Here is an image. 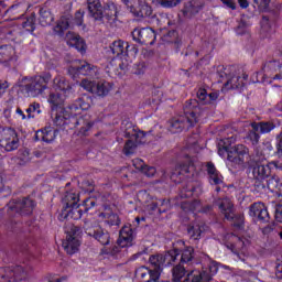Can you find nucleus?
<instances>
[{"mask_svg": "<svg viewBox=\"0 0 282 282\" xmlns=\"http://www.w3.org/2000/svg\"><path fill=\"white\" fill-rule=\"evenodd\" d=\"M180 257V249L174 248L164 254H152L149 258L151 267H141L139 269V276L142 282H160V276L164 270V264L171 265L175 263Z\"/></svg>", "mask_w": 282, "mask_h": 282, "instance_id": "nucleus-1", "label": "nucleus"}, {"mask_svg": "<svg viewBox=\"0 0 282 282\" xmlns=\"http://www.w3.org/2000/svg\"><path fill=\"white\" fill-rule=\"evenodd\" d=\"M183 111L185 117L174 118L170 121L169 129L171 133H182V130L191 129L199 122L202 109L197 99L187 100L184 104Z\"/></svg>", "mask_w": 282, "mask_h": 282, "instance_id": "nucleus-2", "label": "nucleus"}, {"mask_svg": "<svg viewBox=\"0 0 282 282\" xmlns=\"http://www.w3.org/2000/svg\"><path fill=\"white\" fill-rule=\"evenodd\" d=\"M50 80H52V75L50 74L37 75L34 77H22L18 82V87L21 94L26 98H39V96H43V94H45V89H47Z\"/></svg>", "mask_w": 282, "mask_h": 282, "instance_id": "nucleus-3", "label": "nucleus"}, {"mask_svg": "<svg viewBox=\"0 0 282 282\" xmlns=\"http://www.w3.org/2000/svg\"><path fill=\"white\" fill-rule=\"evenodd\" d=\"M87 8L89 17L97 23L116 25V21H118V9L116 4L108 3L104 7L100 0H87Z\"/></svg>", "mask_w": 282, "mask_h": 282, "instance_id": "nucleus-4", "label": "nucleus"}, {"mask_svg": "<svg viewBox=\"0 0 282 282\" xmlns=\"http://www.w3.org/2000/svg\"><path fill=\"white\" fill-rule=\"evenodd\" d=\"M121 131L123 133V137L128 138L123 147V155H133L139 144H147V133L135 130L133 123L129 121H123L121 123Z\"/></svg>", "mask_w": 282, "mask_h": 282, "instance_id": "nucleus-5", "label": "nucleus"}, {"mask_svg": "<svg viewBox=\"0 0 282 282\" xmlns=\"http://www.w3.org/2000/svg\"><path fill=\"white\" fill-rule=\"evenodd\" d=\"M36 203L30 197H23L19 199H12L8 204L7 213L9 217H14V215H21L22 217H28L32 215Z\"/></svg>", "mask_w": 282, "mask_h": 282, "instance_id": "nucleus-6", "label": "nucleus"}, {"mask_svg": "<svg viewBox=\"0 0 282 282\" xmlns=\"http://www.w3.org/2000/svg\"><path fill=\"white\" fill-rule=\"evenodd\" d=\"M84 230L88 237L96 239L101 246H109L111 236L107 229L102 228L96 220H85Z\"/></svg>", "mask_w": 282, "mask_h": 282, "instance_id": "nucleus-7", "label": "nucleus"}, {"mask_svg": "<svg viewBox=\"0 0 282 282\" xmlns=\"http://www.w3.org/2000/svg\"><path fill=\"white\" fill-rule=\"evenodd\" d=\"M66 240L63 241L62 246L67 254H76L80 247L83 229L76 225H70L66 230Z\"/></svg>", "mask_w": 282, "mask_h": 282, "instance_id": "nucleus-8", "label": "nucleus"}, {"mask_svg": "<svg viewBox=\"0 0 282 282\" xmlns=\"http://www.w3.org/2000/svg\"><path fill=\"white\" fill-rule=\"evenodd\" d=\"M30 274V268L24 265L7 267L0 269V282L25 281Z\"/></svg>", "mask_w": 282, "mask_h": 282, "instance_id": "nucleus-9", "label": "nucleus"}, {"mask_svg": "<svg viewBox=\"0 0 282 282\" xmlns=\"http://www.w3.org/2000/svg\"><path fill=\"white\" fill-rule=\"evenodd\" d=\"M79 85L83 87V89H86V91L94 94V96H98V98H105L109 96V91L113 89V86L109 82L105 80L96 82L83 79Z\"/></svg>", "mask_w": 282, "mask_h": 282, "instance_id": "nucleus-10", "label": "nucleus"}, {"mask_svg": "<svg viewBox=\"0 0 282 282\" xmlns=\"http://www.w3.org/2000/svg\"><path fill=\"white\" fill-rule=\"evenodd\" d=\"M251 170V175L253 180V186L258 193H261L265 188V180L270 177V174L272 173V169L270 167V164H260V165H253L248 166Z\"/></svg>", "mask_w": 282, "mask_h": 282, "instance_id": "nucleus-11", "label": "nucleus"}, {"mask_svg": "<svg viewBox=\"0 0 282 282\" xmlns=\"http://www.w3.org/2000/svg\"><path fill=\"white\" fill-rule=\"evenodd\" d=\"M0 147H2L4 151H14L19 149L17 130L12 128H0Z\"/></svg>", "mask_w": 282, "mask_h": 282, "instance_id": "nucleus-12", "label": "nucleus"}, {"mask_svg": "<svg viewBox=\"0 0 282 282\" xmlns=\"http://www.w3.org/2000/svg\"><path fill=\"white\" fill-rule=\"evenodd\" d=\"M129 246H133V229L130 226H124L120 230L117 245L112 247V249L110 250V254L112 257H116V254H118V252H120L122 248H127Z\"/></svg>", "mask_w": 282, "mask_h": 282, "instance_id": "nucleus-13", "label": "nucleus"}, {"mask_svg": "<svg viewBox=\"0 0 282 282\" xmlns=\"http://www.w3.org/2000/svg\"><path fill=\"white\" fill-rule=\"evenodd\" d=\"M250 150L248 147L243 144H238L231 148L230 152H228L227 160L231 162L235 166H246L248 164L246 162V158H249Z\"/></svg>", "mask_w": 282, "mask_h": 282, "instance_id": "nucleus-14", "label": "nucleus"}, {"mask_svg": "<svg viewBox=\"0 0 282 282\" xmlns=\"http://www.w3.org/2000/svg\"><path fill=\"white\" fill-rule=\"evenodd\" d=\"M79 65H74L68 68V73L73 76L74 79L78 78V76H90L94 78L96 74H98V67L87 63V62H78Z\"/></svg>", "mask_w": 282, "mask_h": 282, "instance_id": "nucleus-15", "label": "nucleus"}, {"mask_svg": "<svg viewBox=\"0 0 282 282\" xmlns=\"http://www.w3.org/2000/svg\"><path fill=\"white\" fill-rule=\"evenodd\" d=\"M155 31L151 28L134 29L132 39L141 45H153L155 43Z\"/></svg>", "mask_w": 282, "mask_h": 282, "instance_id": "nucleus-16", "label": "nucleus"}, {"mask_svg": "<svg viewBox=\"0 0 282 282\" xmlns=\"http://www.w3.org/2000/svg\"><path fill=\"white\" fill-rule=\"evenodd\" d=\"M249 215L250 217H257L261 224L270 221V213H268V207L263 203H253L250 206Z\"/></svg>", "mask_w": 282, "mask_h": 282, "instance_id": "nucleus-17", "label": "nucleus"}, {"mask_svg": "<svg viewBox=\"0 0 282 282\" xmlns=\"http://www.w3.org/2000/svg\"><path fill=\"white\" fill-rule=\"evenodd\" d=\"M204 8V1L202 0H188L184 3L182 13L185 19H193L195 14H199V11Z\"/></svg>", "mask_w": 282, "mask_h": 282, "instance_id": "nucleus-18", "label": "nucleus"}, {"mask_svg": "<svg viewBox=\"0 0 282 282\" xmlns=\"http://www.w3.org/2000/svg\"><path fill=\"white\" fill-rule=\"evenodd\" d=\"M195 171V165L192 160H187L186 163H181L176 165L175 170L171 173L170 177L173 182L177 181V176L180 175H188V173H193Z\"/></svg>", "mask_w": 282, "mask_h": 282, "instance_id": "nucleus-19", "label": "nucleus"}, {"mask_svg": "<svg viewBox=\"0 0 282 282\" xmlns=\"http://www.w3.org/2000/svg\"><path fill=\"white\" fill-rule=\"evenodd\" d=\"M58 133V130L55 128H52V126L45 127L42 130H39L35 133L36 140H42V142H46L47 144L54 142L56 140V134Z\"/></svg>", "mask_w": 282, "mask_h": 282, "instance_id": "nucleus-20", "label": "nucleus"}, {"mask_svg": "<svg viewBox=\"0 0 282 282\" xmlns=\"http://www.w3.org/2000/svg\"><path fill=\"white\" fill-rule=\"evenodd\" d=\"M216 204L225 219H235V207L229 198L218 199Z\"/></svg>", "mask_w": 282, "mask_h": 282, "instance_id": "nucleus-21", "label": "nucleus"}, {"mask_svg": "<svg viewBox=\"0 0 282 282\" xmlns=\"http://www.w3.org/2000/svg\"><path fill=\"white\" fill-rule=\"evenodd\" d=\"M130 10H133V12L137 13V17L142 18L151 17L153 14V9L147 3V0H138Z\"/></svg>", "mask_w": 282, "mask_h": 282, "instance_id": "nucleus-22", "label": "nucleus"}, {"mask_svg": "<svg viewBox=\"0 0 282 282\" xmlns=\"http://www.w3.org/2000/svg\"><path fill=\"white\" fill-rule=\"evenodd\" d=\"M265 152H263V148L261 145L256 147L252 154L249 155L247 161V166H257L263 164L265 162Z\"/></svg>", "mask_w": 282, "mask_h": 282, "instance_id": "nucleus-23", "label": "nucleus"}, {"mask_svg": "<svg viewBox=\"0 0 282 282\" xmlns=\"http://www.w3.org/2000/svg\"><path fill=\"white\" fill-rule=\"evenodd\" d=\"M110 50L115 56H129V42L117 40L110 45Z\"/></svg>", "mask_w": 282, "mask_h": 282, "instance_id": "nucleus-24", "label": "nucleus"}, {"mask_svg": "<svg viewBox=\"0 0 282 282\" xmlns=\"http://www.w3.org/2000/svg\"><path fill=\"white\" fill-rule=\"evenodd\" d=\"M66 39H67V44L70 47H75L78 52H85V47H86L85 40H83L80 35L68 32L66 35Z\"/></svg>", "mask_w": 282, "mask_h": 282, "instance_id": "nucleus-25", "label": "nucleus"}, {"mask_svg": "<svg viewBox=\"0 0 282 282\" xmlns=\"http://www.w3.org/2000/svg\"><path fill=\"white\" fill-rule=\"evenodd\" d=\"M204 232H206V225L204 224H192L187 226V235L194 241H199Z\"/></svg>", "mask_w": 282, "mask_h": 282, "instance_id": "nucleus-26", "label": "nucleus"}, {"mask_svg": "<svg viewBox=\"0 0 282 282\" xmlns=\"http://www.w3.org/2000/svg\"><path fill=\"white\" fill-rule=\"evenodd\" d=\"M9 61H17V51L14 50V46H0V63H8Z\"/></svg>", "mask_w": 282, "mask_h": 282, "instance_id": "nucleus-27", "label": "nucleus"}, {"mask_svg": "<svg viewBox=\"0 0 282 282\" xmlns=\"http://www.w3.org/2000/svg\"><path fill=\"white\" fill-rule=\"evenodd\" d=\"M251 129L253 131H259L262 134L270 133L276 129V124L272 121H260V122H252Z\"/></svg>", "mask_w": 282, "mask_h": 282, "instance_id": "nucleus-28", "label": "nucleus"}, {"mask_svg": "<svg viewBox=\"0 0 282 282\" xmlns=\"http://www.w3.org/2000/svg\"><path fill=\"white\" fill-rule=\"evenodd\" d=\"M91 127H94V123L89 121V117L84 116L78 117L75 129H77L79 135H87V132L89 129H91Z\"/></svg>", "mask_w": 282, "mask_h": 282, "instance_id": "nucleus-29", "label": "nucleus"}, {"mask_svg": "<svg viewBox=\"0 0 282 282\" xmlns=\"http://www.w3.org/2000/svg\"><path fill=\"white\" fill-rule=\"evenodd\" d=\"M91 127H94V123L89 121V117L84 116L78 117L75 129H77L79 135H87V132L89 129H91Z\"/></svg>", "mask_w": 282, "mask_h": 282, "instance_id": "nucleus-30", "label": "nucleus"}, {"mask_svg": "<svg viewBox=\"0 0 282 282\" xmlns=\"http://www.w3.org/2000/svg\"><path fill=\"white\" fill-rule=\"evenodd\" d=\"M246 80H248V74H243L242 77L234 76L225 83L227 89H239L245 87Z\"/></svg>", "mask_w": 282, "mask_h": 282, "instance_id": "nucleus-31", "label": "nucleus"}, {"mask_svg": "<svg viewBox=\"0 0 282 282\" xmlns=\"http://www.w3.org/2000/svg\"><path fill=\"white\" fill-rule=\"evenodd\" d=\"M80 205L63 208L62 209V217L64 219H80L83 217V209H79Z\"/></svg>", "mask_w": 282, "mask_h": 282, "instance_id": "nucleus-32", "label": "nucleus"}, {"mask_svg": "<svg viewBox=\"0 0 282 282\" xmlns=\"http://www.w3.org/2000/svg\"><path fill=\"white\" fill-rule=\"evenodd\" d=\"M78 202H80V198L75 192H66L62 198V204H64V208H72L74 206H78Z\"/></svg>", "mask_w": 282, "mask_h": 282, "instance_id": "nucleus-33", "label": "nucleus"}, {"mask_svg": "<svg viewBox=\"0 0 282 282\" xmlns=\"http://www.w3.org/2000/svg\"><path fill=\"white\" fill-rule=\"evenodd\" d=\"M91 107V97L88 95H83L82 97L77 98L70 109H82L83 111H87Z\"/></svg>", "mask_w": 282, "mask_h": 282, "instance_id": "nucleus-34", "label": "nucleus"}, {"mask_svg": "<svg viewBox=\"0 0 282 282\" xmlns=\"http://www.w3.org/2000/svg\"><path fill=\"white\" fill-rule=\"evenodd\" d=\"M39 23L42 28H47V25H52L54 23V15L52 11L47 9H40Z\"/></svg>", "mask_w": 282, "mask_h": 282, "instance_id": "nucleus-35", "label": "nucleus"}, {"mask_svg": "<svg viewBox=\"0 0 282 282\" xmlns=\"http://www.w3.org/2000/svg\"><path fill=\"white\" fill-rule=\"evenodd\" d=\"M108 67V74H117V72H124L129 67V63L122 62L120 58L112 59Z\"/></svg>", "mask_w": 282, "mask_h": 282, "instance_id": "nucleus-36", "label": "nucleus"}, {"mask_svg": "<svg viewBox=\"0 0 282 282\" xmlns=\"http://www.w3.org/2000/svg\"><path fill=\"white\" fill-rule=\"evenodd\" d=\"M186 276V268L182 262L172 268V281L181 282Z\"/></svg>", "mask_w": 282, "mask_h": 282, "instance_id": "nucleus-37", "label": "nucleus"}, {"mask_svg": "<svg viewBox=\"0 0 282 282\" xmlns=\"http://www.w3.org/2000/svg\"><path fill=\"white\" fill-rule=\"evenodd\" d=\"M207 173L209 175L210 181L217 186L221 184V177H219V172L213 162L207 163Z\"/></svg>", "mask_w": 282, "mask_h": 282, "instance_id": "nucleus-38", "label": "nucleus"}, {"mask_svg": "<svg viewBox=\"0 0 282 282\" xmlns=\"http://www.w3.org/2000/svg\"><path fill=\"white\" fill-rule=\"evenodd\" d=\"M181 262L180 263H191L195 258V249L193 247H185L184 250H180Z\"/></svg>", "mask_w": 282, "mask_h": 282, "instance_id": "nucleus-39", "label": "nucleus"}, {"mask_svg": "<svg viewBox=\"0 0 282 282\" xmlns=\"http://www.w3.org/2000/svg\"><path fill=\"white\" fill-rule=\"evenodd\" d=\"M265 186L269 191H276L281 186V178L276 174H269L268 178L264 180Z\"/></svg>", "mask_w": 282, "mask_h": 282, "instance_id": "nucleus-40", "label": "nucleus"}, {"mask_svg": "<svg viewBox=\"0 0 282 282\" xmlns=\"http://www.w3.org/2000/svg\"><path fill=\"white\" fill-rule=\"evenodd\" d=\"M48 102L53 105V111L54 109L62 110L63 108H61V106L63 105V102H65V96L61 95L59 93H53L48 97Z\"/></svg>", "mask_w": 282, "mask_h": 282, "instance_id": "nucleus-41", "label": "nucleus"}, {"mask_svg": "<svg viewBox=\"0 0 282 282\" xmlns=\"http://www.w3.org/2000/svg\"><path fill=\"white\" fill-rule=\"evenodd\" d=\"M53 83L55 85V89L64 91V94H67V91L72 89L69 82L65 80V77H55Z\"/></svg>", "mask_w": 282, "mask_h": 282, "instance_id": "nucleus-42", "label": "nucleus"}, {"mask_svg": "<svg viewBox=\"0 0 282 282\" xmlns=\"http://www.w3.org/2000/svg\"><path fill=\"white\" fill-rule=\"evenodd\" d=\"M69 28V19L62 17L56 26L54 28L55 34H58V36H63L65 30Z\"/></svg>", "mask_w": 282, "mask_h": 282, "instance_id": "nucleus-43", "label": "nucleus"}, {"mask_svg": "<svg viewBox=\"0 0 282 282\" xmlns=\"http://www.w3.org/2000/svg\"><path fill=\"white\" fill-rule=\"evenodd\" d=\"M22 28L26 32H34L36 30V13H32L24 22H22Z\"/></svg>", "mask_w": 282, "mask_h": 282, "instance_id": "nucleus-44", "label": "nucleus"}, {"mask_svg": "<svg viewBox=\"0 0 282 282\" xmlns=\"http://www.w3.org/2000/svg\"><path fill=\"white\" fill-rule=\"evenodd\" d=\"M229 140L226 139V140H220L218 142V155H220L221 158H224V155H228V153H230V144L228 143Z\"/></svg>", "mask_w": 282, "mask_h": 282, "instance_id": "nucleus-45", "label": "nucleus"}, {"mask_svg": "<svg viewBox=\"0 0 282 282\" xmlns=\"http://www.w3.org/2000/svg\"><path fill=\"white\" fill-rule=\"evenodd\" d=\"M100 217H104V219H108V224L110 226H120V217L117 214L101 213Z\"/></svg>", "mask_w": 282, "mask_h": 282, "instance_id": "nucleus-46", "label": "nucleus"}, {"mask_svg": "<svg viewBox=\"0 0 282 282\" xmlns=\"http://www.w3.org/2000/svg\"><path fill=\"white\" fill-rule=\"evenodd\" d=\"M67 110H61L59 113L55 115L54 123L56 127H65V119L67 118Z\"/></svg>", "mask_w": 282, "mask_h": 282, "instance_id": "nucleus-47", "label": "nucleus"}, {"mask_svg": "<svg viewBox=\"0 0 282 282\" xmlns=\"http://www.w3.org/2000/svg\"><path fill=\"white\" fill-rule=\"evenodd\" d=\"M77 124H78V117L67 112L65 118V126L69 127V129H76Z\"/></svg>", "mask_w": 282, "mask_h": 282, "instance_id": "nucleus-48", "label": "nucleus"}, {"mask_svg": "<svg viewBox=\"0 0 282 282\" xmlns=\"http://www.w3.org/2000/svg\"><path fill=\"white\" fill-rule=\"evenodd\" d=\"M228 221H234L235 228H237L238 230H242L243 224H245V218H243V215H235L234 214V218L228 219Z\"/></svg>", "mask_w": 282, "mask_h": 282, "instance_id": "nucleus-49", "label": "nucleus"}, {"mask_svg": "<svg viewBox=\"0 0 282 282\" xmlns=\"http://www.w3.org/2000/svg\"><path fill=\"white\" fill-rule=\"evenodd\" d=\"M165 41H167V43H174L175 45H180V37L177 34V31H175V30L170 31L165 35Z\"/></svg>", "mask_w": 282, "mask_h": 282, "instance_id": "nucleus-50", "label": "nucleus"}, {"mask_svg": "<svg viewBox=\"0 0 282 282\" xmlns=\"http://www.w3.org/2000/svg\"><path fill=\"white\" fill-rule=\"evenodd\" d=\"M28 118H34V113H41V105L33 102L26 109Z\"/></svg>", "mask_w": 282, "mask_h": 282, "instance_id": "nucleus-51", "label": "nucleus"}, {"mask_svg": "<svg viewBox=\"0 0 282 282\" xmlns=\"http://www.w3.org/2000/svg\"><path fill=\"white\" fill-rule=\"evenodd\" d=\"M159 6H162V8H175L176 6H180L182 3V0H156Z\"/></svg>", "mask_w": 282, "mask_h": 282, "instance_id": "nucleus-52", "label": "nucleus"}, {"mask_svg": "<svg viewBox=\"0 0 282 282\" xmlns=\"http://www.w3.org/2000/svg\"><path fill=\"white\" fill-rule=\"evenodd\" d=\"M278 67H279V62L273 59V61H269V62L264 63V65L262 66V69L264 72H276Z\"/></svg>", "mask_w": 282, "mask_h": 282, "instance_id": "nucleus-53", "label": "nucleus"}, {"mask_svg": "<svg viewBox=\"0 0 282 282\" xmlns=\"http://www.w3.org/2000/svg\"><path fill=\"white\" fill-rule=\"evenodd\" d=\"M197 206H199L198 200H194L193 203L185 202L182 203L181 208H183V210H197Z\"/></svg>", "mask_w": 282, "mask_h": 282, "instance_id": "nucleus-54", "label": "nucleus"}, {"mask_svg": "<svg viewBox=\"0 0 282 282\" xmlns=\"http://www.w3.org/2000/svg\"><path fill=\"white\" fill-rule=\"evenodd\" d=\"M248 138L253 147L259 144V140H261V135L256 130L249 131Z\"/></svg>", "mask_w": 282, "mask_h": 282, "instance_id": "nucleus-55", "label": "nucleus"}, {"mask_svg": "<svg viewBox=\"0 0 282 282\" xmlns=\"http://www.w3.org/2000/svg\"><path fill=\"white\" fill-rule=\"evenodd\" d=\"M197 98L200 100V102H203V105H208V93H206V89L199 88L197 91Z\"/></svg>", "mask_w": 282, "mask_h": 282, "instance_id": "nucleus-56", "label": "nucleus"}, {"mask_svg": "<svg viewBox=\"0 0 282 282\" xmlns=\"http://www.w3.org/2000/svg\"><path fill=\"white\" fill-rule=\"evenodd\" d=\"M275 148V155H278V158H282V131L276 135Z\"/></svg>", "mask_w": 282, "mask_h": 282, "instance_id": "nucleus-57", "label": "nucleus"}, {"mask_svg": "<svg viewBox=\"0 0 282 282\" xmlns=\"http://www.w3.org/2000/svg\"><path fill=\"white\" fill-rule=\"evenodd\" d=\"M272 0H253V3L258 6L259 10H268Z\"/></svg>", "mask_w": 282, "mask_h": 282, "instance_id": "nucleus-58", "label": "nucleus"}, {"mask_svg": "<svg viewBox=\"0 0 282 282\" xmlns=\"http://www.w3.org/2000/svg\"><path fill=\"white\" fill-rule=\"evenodd\" d=\"M97 202L96 198H86L84 200V210L87 213V210H90V208H94L96 206Z\"/></svg>", "mask_w": 282, "mask_h": 282, "instance_id": "nucleus-59", "label": "nucleus"}, {"mask_svg": "<svg viewBox=\"0 0 282 282\" xmlns=\"http://www.w3.org/2000/svg\"><path fill=\"white\" fill-rule=\"evenodd\" d=\"M133 166L138 170V171H144V169L147 167V164H144V161L142 159H134L133 161Z\"/></svg>", "mask_w": 282, "mask_h": 282, "instance_id": "nucleus-60", "label": "nucleus"}, {"mask_svg": "<svg viewBox=\"0 0 282 282\" xmlns=\"http://www.w3.org/2000/svg\"><path fill=\"white\" fill-rule=\"evenodd\" d=\"M84 17H85V11L79 10L75 13L74 21H75L76 25H83Z\"/></svg>", "mask_w": 282, "mask_h": 282, "instance_id": "nucleus-61", "label": "nucleus"}, {"mask_svg": "<svg viewBox=\"0 0 282 282\" xmlns=\"http://www.w3.org/2000/svg\"><path fill=\"white\" fill-rule=\"evenodd\" d=\"M142 173H144V175L148 177H153V175L156 173V170L153 166L145 165Z\"/></svg>", "mask_w": 282, "mask_h": 282, "instance_id": "nucleus-62", "label": "nucleus"}, {"mask_svg": "<svg viewBox=\"0 0 282 282\" xmlns=\"http://www.w3.org/2000/svg\"><path fill=\"white\" fill-rule=\"evenodd\" d=\"M138 199L141 202V204H147L145 199H149V193H147V191L139 192Z\"/></svg>", "mask_w": 282, "mask_h": 282, "instance_id": "nucleus-63", "label": "nucleus"}, {"mask_svg": "<svg viewBox=\"0 0 282 282\" xmlns=\"http://www.w3.org/2000/svg\"><path fill=\"white\" fill-rule=\"evenodd\" d=\"M275 219L282 224V205L278 206L275 209Z\"/></svg>", "mask_w": 282, "mask_h": 282, "instance_id": "nucleus-64", "label": "nucleus"}]
</instances>
